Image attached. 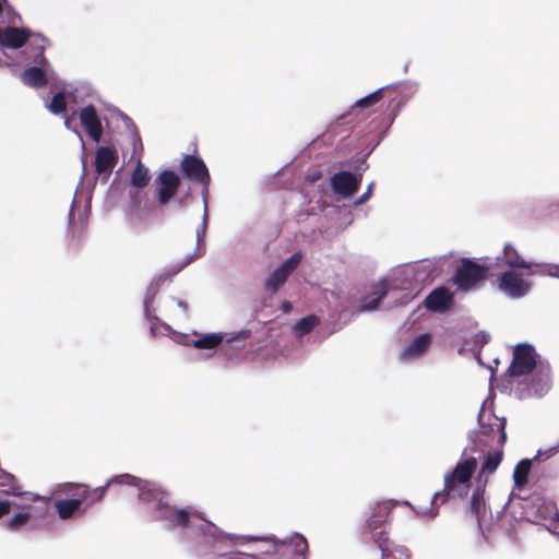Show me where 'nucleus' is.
<instances>
[{
    "instance_id": "obj_1",
    "label": "nucleus",
    "mask_w": 559,
    "mask_h": 559,
    "mask_svg": "<svg viewBox=\"0 0 559 559\" xmlns=\"http://www.w3.org/2000/svg\"><path fill=\"white\" fill-rule=\"evenodd\" d=\"M120 484L127 485L130 495L135 493L139 497L153 521L162 522L167 528L181 527L183 539L199 556L219 554L237 538L221 531L192 508L171 507L168 493L156 483L123 474L107 479V489Z\"/></svg>"
},
{
    "instance_id": "obj_2",
    "label": "nucleus",
    "mask_w": 559,
    "mask_h": 559,
    "mask_svg": "<svg viewBox=\"0 0 559 559\" xmlns=\"http://www.w3.org/2000/svg\"><path fill=\"white\" fill-rule=\"evenodd\" d=\"M111 133H119L124 135L132 146V154L130 160L136 157L135 168L131 175V185L133 190L130 191V209L128 212L129 221L132 225L136 226L142 224L151 213V205L146 193L141 191L150 182L151 175L147 167H145L140 155L143 152V144L136 127L132 120L121 112L118 108L107 105V131Z\"/></svg>"
},
{
    "instance_id": "obj_3",
    "label": "nucleus",
    "mask_w": 559,
    "mask_h": 559,
    "mask_svg": "<svg viewBox=\"0 0 559 559\" xmlns=\"http://www.w3.org/2000/svg\"><path fill=\"white\" fill-rule=\"evenodd\" d=\"M477 465V459L468 452V449H464L454 467L444 474L443 490L436 492L432 497L431 503L435 508L425 512V514L433 518L438 513V507L444 503L447 499L466 497Z\"/></svg>"
},
{
    "instance_id": "obj_4",
    "label": "nucleus",
    "mask_w": 559,
    "mask_h": 559,
    "mask_svg": "<svg viewBox=\"0 0 559 559\" xmlns=\"http://www.w3.org/2000/svg\"><path fill=\"white\" fill-rule=\"evenodd\" d=\"M444 257L424 259L414 265L394 273L403 295L397 298L400 305L408 304L420 290L421 284L438 276L443 270Z\"/></svg>"
},
{
    "instance_id": "obj_5",
    "label": "nucleus",
    "mask_w": 559,
    "mask_h": 559,
    "mask_svg": "<svg viewBox=\"0 0 559 559\" xmlns=\"http://www.w3.org/2000/svg\"><path fill=\"white\" fill-rule=\"evenodd\" d=\"M389 515V508L384 503H378L372 515L367 519L364 536L366 540H373L381 551L382 559H411L409 550L404 546H393L385 536V522Z\"/></svg>"
},
{
    "instance_id": "obj_6",
    "label": "nucleus",
    "mask_w": 559,
    "mask_h": 559,
    "mask_svg": "<svg viewBox=\"0 0 559 559\" xmlns=\"http://www.w3.org/2000/svg\"><path fill=\"white\" fill-rule=\"evenodd\" d=\"M264 544L261 555L273 559H306L308 551L307 539L299 533H294L285 539L269 537L264 539Z\"/></svg>"
},
{
    "instance_id": "obj_7",
    "label": "nucleus",
    "mask_w": 559,
    "mask_h": 559,
    "mask_svg": "<svg viewBox=\"0 0 559 559\" xmlns=\"http://www.w3.org/2000/svg\"><path fill=\"white\" fill-rule=\"evenodd\" d=\"M194 254L189 255L179 264H176L171 267L170 276L168 275H162L156 281L152 282L151 285L147 287L145 298H144V313L146 319L151 322V333L154 336L157 335H168L171 332L170 325L159 320L157 317H155L153 313L155 312V309L153 308V302L155 299V296L158 293L159 289V283L170 281L171 276L178 274L183 267H186L191 261L193 260Z\"/></svg>"
},
{
    "instance_id": "obj_8",
    "label": "nucleus",
    "mask_w": 559,
    "mask_h": 559,
    "mask_svg": "<svg viewBox=\"0 0 559 559\" xmlns=\"http://www.w3.org/2000/svg\"><path fill=\"white\" fill-rule=\"evenodd\" d=\"M503 263L511 269H526L528 275H547L559 277V264H539L525 260L519 251L511 245L506 243L502 257H498Z\"/></svg>"
},
{
    "instance_id": "obj_9",
    "label": "nucleus",
    "mask_w": 559,
    "mask_h": 559,
    "mask_svg": "<svg viewBox=\"0 0 559 559\" xmlns=\"http://www.w3.org/2000/svg\"><path fill=\"white\" fill-rule=\"evenodd\" d=\"M539 362V356L535 348L530 344H519L514 347L513 359L508 369L510 377H521L536 370Z\"/></svg>"
},
{
    "instance_id": "obj_10",
    "label": "nucleus",
    "mask_w": 559,
    "mask_h": 559,
    "mask_svg": "<svg viewBox=\"0 0 559 559\" xmlns=\"http://www.w3.org/2000/svg\"><path fill=\"white\" fill-rule=\"evenodd\" d=\"M486 275L487 267L469 259H463L454 274L453 282L459 290L469 292L475 289L477 285L485 280Z\"/></svg>"
},
{
    "instance_id": "obj_11",
    "label": "nucleus",
    "mask_w": 559,
    "mask_h": 559,
    "mask_svg": "<svg viewBox=\"0 0 559 559\" xmlns=\"http://www.w3.org/2000/svg\"><path fill=\"white\" fill-rule=\"evenodd\" d=\"M75 491V498L72 499H59L55 502L56 510L59 516L63 520L70 519L78 512L84 502L91 500L94 502L99 500L103 496L104 488H98L91 492L86 486H78Z\"/></svg>"
},
{
    "instance_id": "obj_12",
    "label": "nucleus",
    "mask_w": 559,
    "mask_h": 559,
    "mask_svg": "<svg viewBox=\"0 0 559 559\" xmlns=\"http://www.w3.org/2000/svg\"><path fill=\"white\" fill-rule=\"evenodd\" d=\"M302 254L295 252L276 266L264 281V290L266 294L274 295L286 283L288 277L297 270L301 263Z\"/></svg>"
},
{
    "instance_id": "obj_13",
    "label": "nucleus",
    "mask_w": 559,
    "mask_h": 559,
    "mask_svg": "<svg viewBox=\"0 0 559 559\" xmlns=\"http://www.w3.org/2000/svg\"><path fill=\"white\" fill-rule=\"evenodd\" d=\"M497 283L499 290L512 299H520L532 289V282L514 270L502 272L498 276Z\"/></svg>"
},
{
    "instance_id": "obj_14",
    "label": "nucleus",
    "mask_w": 559,
    "mask_h": 559,
    "mask_svg": "<svg viewBox=\"0 0 559 559\" xmlns=\"http://www.w3.org/2000/svg\"><path fill=\"white\" fill-rule=\"evenodd\" d=\"M478 423L480 425L479 435L496 441L500 447L506 442V418H499L492 415L491 412L486 411L483 405L478 414Z\"/></svg>"
},
{
    "instance_id": "obj_15",
    "label": "nucleus",
    "mask_w": 559,
    "mask_h": 559,
    "mask_svg": "<svg viewBox=\"0 0 559 559\" xmlns=\"http://www.w3.org/2000/svg\"><path fill=\"white\" fill-rule=\"evenodd\" d=\"M531 378L526 386L520 392V399L528 396L540 397L546 394L550 386V367L548 364L539 362L536 370L531 372Z\"/></svg>"
},
{
    "instance_id": "obj_16",
    "label": "nucleus",
    "mask_w": 559,
    "mask_h": 559,
    "mask_svg": "<svg viewBox=\"0 0 559 559\" xmlns=\"http://www.w3.org/2000/svg\"><path fill=\"white\" fill-rule=\"evenodd\" d=\"M401 290L397 281L392 277L391 280L381 281L376 289L361 300L359 307L360 311H373L379 308L380 301L388 295H393L395 292Z\"/></svg>"
},
{
    "instance_id": "obj_17",
    "label": "nucleus",
    "mask_w": 559,
    "mask_h": 559,
    "mask_svg": "<svg viewBox=\"0 0 559 559\" xmlns=\"http://www.w3.org/2000/svg\"><path fill=\"white\" fill-rule=\"evenodd\" d=\"M361 178V174L355 175L350 171L336 173L331 178L332 190L342 198H348L358 190Z\"/></svg>"
},
{
    "instance_id": "obj_18",
    "label": "nucleus",
    "mask_w": 559,
    "mask_h": 559,
    "mask_svg": "<svg viewBox=\"0 0 559 559\" xmlns=\"http://www.w3.org/2000/svg\"><path fill=\"white\" fill-rule=\"evenodd\" d=\"M250 335H251L250 330H241V331H239L237 333H233L228 336H227V334H224V333H207L197 340H193L192 345L195 348L214 349L225 338H226L227 343H233L236 341H246Z\"/></svg>"
},
{
    "instance_id": "obj_19",
    "label": "nucleus",
    "mask_w": 559,
    "mask_h": 559,
    "mask_svg": "<svg viewBox=\"0 0 559 559\" xmlns=\"http://www.w3.org/2000/svg\"><path fill=\"white\" fill-rule=\"evenodd\" d=\"M179 182V177L171 170H165L159 174L156 179V192L160 205H165L170 201L178 189Z\"/></svg>"
},
{
    "instance_id": "obj_20",
    "label": "nucleus",
    "mask_w": 559,
    "mask_h": 559,
    "mask_svg": "<svg viewBox=\"0 0 559 559\" xmlns=\"http://www.w3.org/2000/svg\"><path fill=\"white\" fill-rule=\"evenodd\" d=\"M81 126L84 128L91 139L98 142L102 138L103 127L93 105L83 107L79 114Z\"/></svg>"
},
{
    "instance_id": "obj_21",
    "label": "nucleus",
    "mask_w": 559,
    "mask_h": 559,
    "mask_svg": "<svg viewBox=\"0 0 559 559\" xmlns=\"http://www.w3.org/2000/svg\"><path fill=\"white\" fill-rule=\"evenodd\" d=\"M181 169L189 179L210 185V174L201 158L187 155L181 162Z\"/></svg>"
},
{
    "instance_id": "obj_22",
    "label": "nucleus",
    "mask_w": 559,
    "mask_h": 559,
    "mask_svg": "<svg viewBox=\"0 0 559 559\" xmlns=\"http://www.w3.org/2000/svg\"><path fill=\"white\" fill-rule=\"evenodd\" d=\"M431 344V335L428 333L420 334L409 345H407L400 354L403 362H412L421 357Z\"/></svg>"
},
{
    "instance_id": "obj_23",
    "label": "nucleus",
    "mask_w": 559,
    "mask_h": 559,
    "mask_svg": "<svg viewBox=\"0 0 559 559\" xmlns=\"http://www.w3.org/2000/svg\"><path fill=\"white\" fill-rule=\"evenodd\" d=\"M425 307L435 312L448 310L452 304V295L444 287L432 290L424 301Z\"/></svg>"
},
{
    "instance_id": "obj_24",
    "label": "nucleus",
    "mask_w": 559,
    "mask_h": 559,
    "mask_svg": "<svg viewBox=\"0 0 559 559\" xmlns=\"http://www.w3.org/2000/svg\"><path fill=\"white\" fill-rule=\"evenodd\" d=\"M31 32L27 28L8 27L1 37V45L17 49L23 47L29 39Z\"/></svg>"
},
{
    "instance_id": "obj_25",
    "label": "nucleus",
    "mask_w": 559,
    "mask_h": 559,
    "mask_svg": "<svg viewBox=\"0 0 559 559\" xmlns=\"http://www.w3.org/2000/svg\"><path fill=\"white\" fill-rule=\"evenodd\" d=\"M22 82L31 87L40 88L47 85L48 80L45 71L38 67H31L21 74Z\"/></svg>"
},
{
    "instance_id": "obj_26",
    "label": "nucleus",
    "mask_w": 559,
    "mask_h": 559,
    "mask_svg": "<svg viewBox=\"0 0 559 559\" xmlns=\"http://www.w3.org/2000/svg\"><path fill=\"white\" fill-rule=\"evenodd\" d=\"M502 461V451L488 452L479 471V478L487 477L496 472Z\"/></svg>"
},
{
    "instance_id": "obj_27",
    "label": "nucleus",
    "mask_w": 559,
    "mask_h": 559,
    "mask_svg": "<svg viewBox=\"0 0 559 559\" xmlns=\"http://www.w3.org/2000/svg\"><path fill=\"white\" fill-rule=\"evenodd\" d=\"M471 510L475 514L478 522L485 515L486 503H485V499H484V487H478L472 493Z\"/></svg>"
},
{
    "instance_id": "obj_28",
    "label": "nucleus",
    "mask_w": 559,
    "mask_h": 559,
    "mask_svg": "<svg viewBox=\"0 0 559 559\" xmlns=\"http://www.w3.org/2000/svg\"><path fill=\"white\" fill-rule=\"evenodd\" d=\"M532 461L528 459L521 460L514 471L513 480L518 488H522L527 483V475L531 471Z\"/></svg>"
},
{
    "instance_id": "obj_29",
    "label": "nucleus",
    "mask_w": 559,
    "mask_h": 559,
    "mask_svg": "<svg viewBox=\"0 0 559 559\" xmlns=\"http://www.w3.org/2000/svg\"><path fill=\"white\" fill-rule=\"evenodd\" d=\"M0 490L10 496H20L22 495V486L19 484L17 479L11 474H4L0 476Z\"/></svg>"
},
{
    "instance_id": "obj_30",
    "label": "nucleus",
    "mask_w": 559,
    "mask_h": 559,
    "mask_svg": "<svg viewBox=\"0 0 559 559\" xmlns=\"http://www.w3.org/2000/svg\"><path fill=\"white\" fill-rule=\"evenodd\" d=\"M31 518L29 511H22L8 519L4 525L10 531H19L29 522Z\"/></svg>"
},
{
    "instance_id": "obj_31",
    "label": "nucleus",
    "mask_w": 559,
    "mask_h": 559,
    "mask_svg": "<svg viewBox=\"0 0 559 559\" xmlns=\"http://www.w3.org/2000/svg\"><path fill=\"white\" fill-rule=\"evenodd\" d=\"M319 319L316 316H308L298 320L294 325V332L297 336L308 334L317 324Z\"/></svg>"
},
{
    "instance_id": "obj_32",
    "label": "nucleus",
    "mask_w": 559,
    "mask_h": 559,
    "mask_svg": "<svg viewBox=\"0 0 559 559\" xmlns=\"http://www.w3.org/2000/svg\"><path fill=\"white\" fill-rule=\"evenodd\" d=\"M73 205L71 206L69 213V233L71 234L72 239L79 238L86 225V219L83 216H79L78 221L74 219L73 216Z\"/></svg>"
},
{
    "instance_id": "obj_33",
    "label": "nucleus",
    "mask_w": 559,
    "mask_h": 559,
    "mask_svg": "<svg viewBox=\"0 0 559 559\" xmlns=\"http://www.w3.org/2000/svg\"><path fill=\"white\" fill-rule=\"evenodd\" d=\"M49 110L55 115H60L67 110V102L63 93H57L53 95L49 106Z\"/></svg>"
},
{
    "instance_id": "obj_34",
    "label": "nucleus",
    "mask_w": 559,
    "mask_h": 559,
    "mask_svg": "<svg viewBox=\"0 0 559 559\" xmlns=\"http://www.w3.org/2000/svg\"><path fill=\"white\" fill-rule=\"evenodd\" d=\"M95 171L98 175V179L105 181V145H102L96 151L95 156Z\"/></svg>"
},
{
    "instance_id": "obj_35",
    "label": "nucleus",
    "mask_w": 559,
    "mask_h": 559,
    "mask_svg": "<svg viewBox=\"0 0 559 559\" xmlns=\"http://www.w3.org/2000/svg\"><path fill=\"white\" fill-rule=\"evenodd\" d=\"M118 153L112 139H107V174L116 166Z\"/></svg>"
},
{
    "instance_id": "obj_36",
    "label": "nucleus",
    "mask_w": 559,
    "mask_h": 559,
    "mask_svg": "<svg viewBox=\"0 0 559 559\" xmlns=\"http://www.w3.org/2000/svg\"><path fill=\"white\" fill-rule=\"evenodd\" d=\"M384 87H381L379 90H377L376 92L358 99L355 104L356 107H359V108H362V107H367L371 104H374L377 102H379L381 99V93L383 91Z\"/></svg>"
},
{
    "instance_id": "obj_37",
    "label": "nucleus",
    "mask_w": 559,
    "mask_h": 559,
    "mask_svg": "<svg viewBox=\"0 0 559 559\" xmlns=\"http://www.w3.org/2000/svg\"><path fill=\"white\" fill-rule=\"evenodd\" d=\"M557 453H559V441L556 444L550 445L548 448L539 449L534 459L547 461L550 457L555 456Z\"/></svg>"
},
{
    "instance_id": "obj_38",
    "label": "nucleus",
    "mask_w": 559,
    "mask_h": 559,
    "mask_svg": "<svg viewBox=\"0 0 559 559\" xmlns=\"http://www.w3.org/2000/svg\"><path fill=\"white\" fill-rule=\"evenodd\" d=\"M209 213H203L202 223L197 229V248L199 249L201 243L204 241L206 229H207Z\"/></svg>"
},
{
    "instance_id": "obj_39",
    "label": "nucleus",
    "mask_w": 559,
    "mask_h": 559,
    "mask_svg": "<svg viewBox=\"0 0 559 559\" xmlns=\"http://www.w3.org/2000/svg\"><path fill=\"white\" fill-rule=\"evenodd\" d=\"M373 186L374 183L371 182L367 190L365 191L364 194H361L356 201H355V204L356 205H360V204H364L365 202H367L369 200V198L371 197V193H372V189H373Z\"/></svg>"
},
{
    "instance_id": "obj_40",
    "label": "nucleus",
    "mask_w": 559,
    "mask_h": 559,
    "mask_svg": "<svg viewBox=\"0 0 559 559\" xmlns=\"http://www.w3.org/2000/svg\"><path fill=\"white\" fill-rule=\"evenodd\" d=\"M13 503L9 500H0V519L11 512Z\"/></svg>"
},
{
    "instance_id": "obj_41",
    "label": "nucleus",
    "mask_w": 559,
    "mask_h": 559,
    "mask_svg": "<svg viewBox=\"0 0 559 559\" xmlns=\"http://www.w3.org/2000/svg\"><path fill=\"white\" fill-rule=\"evenodd\" d=\"M401 87L403 91L407 92V94L411 96L416 93L417 91V84L414 82H403L401 84Z\"/></svg>"
},
{
    "instance_id": "obj_42",
    "label": "nucleus",
    "mask_w": 559,
    "mask_h": 559,
    "mask_svg": "<svg viewBox=\"0 0 559 559\" xmlns=\"http://www.w3.org/2000/svg\"><path fill=\"white\" fill-rule=\"evenodd\" d=\"M203 185V189L201 191V195H202V201H203V213H209V210H207V199H209V185L206 183H202Z\"/></svg>"
},
{
    "instance_id": "obj_43",
    "label": "nucleus",
    "mask_w": 559,
    "mask_h": 559,
    "mask_svg": "<svg viewBox=\"0 0 559 559\" xmlns=\"http://www.w3.org/2000/svg\"><path fill=\"white\" fill-rule=\"evenodd\" d=\"M474 337H475L474 342L477 344H481V345L488 343L490 340L489 334H487L486 332H479V333L475 334Z\"/></svg>"
},
{
    "instance_id": "obj_44",
    "label": "nucleus",
    "mask_w": 559,
    "mask_h": 559,
    "mask_svg": "<svg viewBox=\"0 0 559 559\" xmlns=\"http://www.w3.org/2000/svg\"><path fill=\"white\" fill-rule=\"evenodd\" d=\"M75 122H76L75 112H73L71 116H68L64 120L66 127L70 130H75Z\"/></svg>"
},
{
    "instance_id": "obj_45",
    "label": "nucleus",
    "mask_w": 559,
    "mask_h": 559,
    "mask_svg": "<svg viewBox=\"0 0 559 559\" xmlns=\"http://www.w3.org/2000/svg\"><path fill=\"white\" fill-rule=\"evenodd\" d=\"M177 305L178 307H180L182 309V311L185 312V314H188V310H189V306L186 301L183 300H178L177 301Z\"/></svg>"
}]
</instances>
